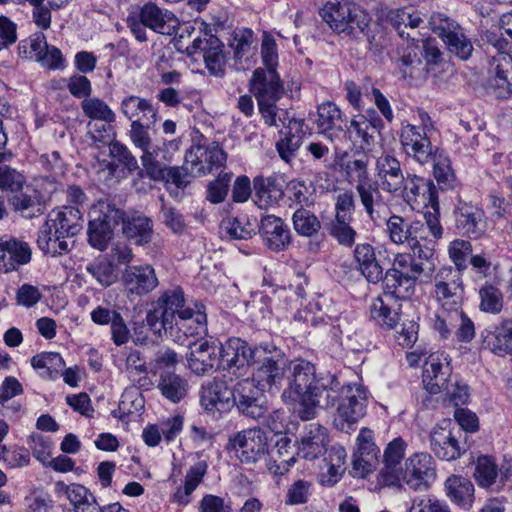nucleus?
<instances>
[{"label": "nucleus", "mask_w": 512, "mask_h": 512, "mask_svg": "<svg viewBox=\"0 0 512 512\" xmlns=\"http://www.w3.org/2000/svg\"><path fill=\"white\" fill-rule=\"evenodd\" d=\"M252 364L258 365L252 379L264 389L279 391L287 380L282 399L297 405L296 410L302 420L313 419L319 410L332 407L339 395L340 383L336 376H317L315 366L307 360L288 361L273 343L256 345Z\"/></svg>", "instance_id": "1"}, {"label": "nucleus", "mask_w": 512, "mask_h": 512, "mask_svg": "<svg viewBox=\"0 0 512 512\" xmlns=\"http://www.w3.org/2000/svg\"><path fill=\"white\" fill-rule=\"evenodd\" d=\"M152 306L146 315V323L154 334L162 336L164 333L180 345H187L190 337L207 334L204 306L199 303L186 306L181 287L164 290Z\"/></svg>", "instance_id": "2"}, {"label": "nucleus", "mask_w": 512, "mask_h": 512, "mask_svg": "<svg viewBox=\"0 0 512 512\" xmlns=\"http://www.w3.org/2000/svg\"><path fill=\"white\" fill-rule=\"evenodd\" d=\"M368 166L369 159L363 154L358 158L349 159L344 170L347 177L356 182V191L366 214L372 221H376L380 218L379 209L383 206L382 195L377 184L369 177Z\"/></svg>", "instance_id": "3"}, {"label": "nucleus", "mask_w": 512, "mask_h": 512, "mask_svg": "<svg viewBox=\"0 0 512 512\" xmlns=\"http://www.w3.org/2000/svg\"><path fill=\"white\" fill-rule=\"evenodd\" d=\"M322 19L337 33L352 34L368 26V14L350 2H328L320 10Z\"/></svg>", "instance_id": "4"}, {"label": "nucleus", "mask_w": 512, "mask_h": 512, "mask_svg": "<svg viewBox=\"0 0 512 512\" xmlns=\"http://www.w3.org/2000/svg\"><path fill=\"white\" fill-rule=\"evenodd\" d=\"M431 30L437 34L448 51L460 60H468L474 50L472 41L464 33V29L445 14L436 13L430 17Z\"/></svg>", "instance_id": "5"}, {"label": "nucleus", "mask_w": 512, "mask_h": 512, "mask_svg": "<svg viewBox=\"0 0 512 512\" xmlns=\"http://www.w3.org/2000/svg\"><path fill=\"white\" fill-rule=\"evenodd\" d=\"M340 394L334 424L338 430L348 432L366 414L367 391L361 385L349 384L341 387Z\"/></svg>", "instance_id": "6"}, {"label": "nucleus", "mask_w": 512, "mask_h": 512, "mask_svg": "<svg viewBox=\"0 0 512 512\" xmlns=\"http://www.w3.org/2000/svg\"><path fill=\"white\" fill-rule=\"evenodd\" d=\"M434 297L446 312H458L463 304L462 275L451 266L442 267L434 278Z\"/></svg>", "instance_id": "7"}, {"label": "nucleus", "mask_w": 512, "mask_h": 512, "mask_svg": "<svg viewBox=\"0 0 512 512\" xmlns=\"http://www.w3.org/2000/svg\"><path fill=\"white\" fill-rule=\"evenodd\" d=\"M464 438V433L456 426H452L451 420H443L431 432V449L439 459L454 461L466 452Z\"/></svg>", "instance_id": "8"}, {"label": "nucleus", "mask_w": 512, "mask_h": 512, "mask_svg": "<svg viewBox=\"0 0 512 512\" xmlns=\"http://www.w3.org/2000/svg\"><path fill=\"white\" fill-rule=\"evenodd\" d=\"M236 457L245 464L256 463L268 452V439L264 430L250 428L242 430L229 439Z\"/></svg>", "instance_id": "9"}, {"label": "nucleus", "mask_w": 512, "mask_h": 512, "mask_svg": "<svg viewBox=\"0 0 512 512\" xmlns=\"http://www.w3.org/2000/svg\"><path fill=\"white\" fill-rule=\"evenodd\" d=\"M187 365L197 376L209 375L221 369L218 342L200 339L187 343Z\"/></svg>", "instance_id": "10"}, {"label": "nucleus", "mask_w": 512, "mask_h": 512, "mask_svg": "<svg viewBox=\"0 0 512 512\" xmlns=\"http://www.w3.org/2000/svg\"><path fill=\"white\" fill-rule=\"evenodd\" d=\"M386 231L391 242L397 245L406 244L418 257L426 228L423 222L410 220L399 215H392L386 221Z\"/></svg>", "instance_id": "11"}, {"label": "nucleus", "mask_w": 512, "mask_h": 512, "mask_svg": "<svg viewBox=\"0 0 512 512\" xmlns=\"http://www.w3.org/2000/svg\"><path fill=\"white\" fill-rule=\"evenodd\" d=\"M264 388L255 384L254 379L245 378L234 387L233 405L238 411L252 419H260L267 412Z\"/></svg>", "instance_id": "12"}, {"label": "nucleus", "mask_w": 512, "mask_h": 512, "mask_svg": "<svg viewBox=\"0 0 512 512\" xmlns=\"http://www.w3.org/2000/svg\"><path fill=\"white\" fill-rule=\"evenodd\" d=\"M155 123H142L130 125L129 137L135 148L141 150L140 156L143 168L149 178H159L160 170L157 167V157L162 151L161 146L155 143L149 134V129Z\"/></svg>", "instance_id": "13"}, {"label": "nucleus", "mask_w": 512, "mask_h": 512, "mask_svg": "<svg viewBox=\"0 0 512 512\" xmlns=\"http://www.w3.org/2000/svg\"><path fill=\"white\" fill-rule=\"evenodd\" d=\"M226 158V153L216 143L208 146H192L185 154L190 173L195 177L205 176L214 169L221 168L225 164Z\"/></svg>", "instance_id": "14"}, {"label": "nucleus", "mask_w": 512, "mask_h": 512, "mask_svg": "<svg viewBox=\"0 0 512 512\" xmlns=\"http://www.w3.org/2000/svg\"><path fill=\"white\" fill-rule=\"evenodd\" d=\"M403 472V481L415 491L427 490L436 477L433 458L426 452L407 458Z\"/></svg>", "instance_id": "15"}, {"label": "nucleus", "mask_w": 512, "mask_h": 512, "mask_svg": "<svg viewBox=\"0 0 512 512\" xmlns=\"http://www.w3.org/2000/svg\"><path fill=\"white\" fill-rule=\"evenodd\" d=\"M400 143L404 154L415 162L425 165L431 162L433 147L428 135L421 133L418 125L406 124L400 131Z\"/></svg>", "instance_id": "16"}, {"label": "nucleus", "mask_w": 512, "mask_h": 512, "mask_svg": "<svg viewBox=\"0 0 512 512\" xmlns=\"http://www.w3.org/2000/svg\"><path fill=\"white\" fill-rule=\"evenodd\" d=\"M200 405L209 414L227 412L233 407L234 389L219 379L204 383L199 392Z\"/></svg>", "instance_id": "17"}, {"label": "nucleus", "mask_w": 512, "mask_h": 512, "mask_svg": "<svg viewBox=\"0 0 512 512\" xmlns=\"http://www.w3.org/2000/svg\"><path fill=\"white\" fill-rule=\"evenodd\" d=\"M454 220L455 228L461 235L479 238L486 230L484 211L461 199L455 205Z\"/></svg>", "instance_id": "18"}, {"label": "nucleus", "mask_w": 512, "mask_h": 512, "mask_svg": "<svg viewBox=\"0 0 512 512\" xmlns=\"http://www.w3.org/2000/svg\"><path fill=\"white\" fill-rule=\"evenodd\" d=\"M474 479L480 488L491 489L499 482L504 485L512 478V464L509 462L498 465L495 458L481 455L477 458Z\"/></svg>", "instance_id": "19"}, {"label": "nucleus", "mask_w": 512, "mask_h": 512, "mask_svg": "<svg viewBox=\"0 0 512 512\" xmlns=\"http://www.w3.org/2000/svg\"><path fill=\"white\" fill-rule=\"evenodd\" d=\"M317 115L316 124L319 133L333 143L341 142L346 138V117L335 103H322L318 107Z\"/></svg>", "instance_id": "20"}, {"label": "nucleus", "mask_w": 512, "mask_h": 512, "mask_svg": "<svg viewBox=\"0 0 512 512\" xmlns=\"http://www.w3.org/2000/svg\"><path fill=\"white\" fill-rule=\"evenodd\" d=\"M250 86L258 103L278 101L285 94L284 85L275 69L257 68L250 80Z\"/></svg>", "instance_id": "21"}, {"label": "nucleus", "mask_w": 512, "mask_h": 512, "mask_svg": "<svg viewBox=\"0 0 512 512\" xmlns=\"http://www.w3.org/2000/svg\"><path fill=\"white\" fill-rule=\"evenodd\" d=\"M375 175L378 190L397 194L403 186V171L400 161L392 154L383 153L376 159Z\"/></svg>", "instance_id": "22"}, {"label": "nucleus", "mask_w": 512, "mask_h": 512, "mask_svg": "<svg viewBox=\"0 0 512 512\" xmlns=\"http://www.w3.org/2000/svg\"><path fill=\"white\" fill-rule=\"evenodd\" d=\"M451 367L447 355L432 353L426 359L423 369V385L430 394H438L447 387Z\"/></svg>", "instance_id": "23"}, {"label": "nucleus", "mask_w": 512, "mask_h": 512, "mask_svg": "<svg viewBox=\"0 0 512 512\" xmlns=\"http://www.w3.org/2000/svg\"><path fill=\"white\" fill-rule=\"evenodd\" d=\"M483 347L498 357L512 356V318L502 319L482 333Z\"/></svg>", "instance_id": "24"}, {"label": "nucleus", "mask_w": 512, "mask_h": 512, "mask_svg": "<svg viewBox=\"0 0 512 512\" xmlns=\"http://www.w3.org/2000/svg\"><path fill=\"white\" fill-rule=\"evenodd\" d=\"M259 234L264 245L271 251L285 250L291 243V232L283 220L274 215L262 217Z\"/></svg>", "instance_id": "25"}, {"label": "nucleus", "mask_w": 512, "mask_h": 512, "mask_svg": "<svg viewBox=\"0 0 512 512\" xmlns=\"http://www.w3.org/2000/svg\"><path fill=\"white\" fill-rule=\"evenodd\" d=\"M123 283L128 294L144 296L159 284L155 270L150 265L131 266L123 273Z\"/></svg>", "instance_id": "26"}, {"label": "nucleus", "mask_w": 512, "mask_h": 512, "mask_svg": "<svg viewBox=\"0 0 512 512\" xmlns=\"http://www.w3.org/2000/svg\"><path fill=\"white\" fill-rule=\"evenodd\" d=\"M387 21L397 30L402 39L410 42L423 41L420 38V33L416 31L417 28L423 23V18L419 11L402 8L392 9L386 15Z\"/></svg>", "instance_id": "27"}, {"label": "nucleus", "mask_w": 512, "mask_h": 512, "mask_svg": "<svg viewBox=\"0 0 512 512\" xmlns=\"http://www.w3.org/2000/svg\"><path fill=\"white\" fill-rule=\"evenodd\" d=\"M31 260V249L26 242L15 238L0 239V272L8 273Z\"/></svg>", "instance_id": "28"}, {"label": "nucleus", "mask_w": 512, "mask_h": 512, "mask_svg": "<svg viewBox=\"0 0 512 512\" xmlns=\"http://www.w3.org/2000/svg\"><path fill=\"white\" fill-rule=\"evenodd\" d=\"M47 220L54 227L55 233H59L63 238L77 235L84 223L80 209L72 206H62L52 210Z\"/></svg>", "instance_id": "29"}, {"label": "nucleus", "mask_w": 512, "mask_h": 512, "mask_svg": "<svg viewBox=\"0 0 512 512\" xmlns=\"http://www.w3.org/2000/svg\"><path fill=\"white\" fill-rule=\"evenodd\" d=\"M220 351L221 369L230 370L234 367L239 369L245 364H252L253 348H250L244 340L240 338H230L224 344L218 343Z\"/></svg>", "instance_id": "30"}, {"label": "nucleus", "mask_w": 512, "mask_h": 512, "mask_svg": "<svg viewBox=\"0 0 512 512\" xmlns=\"http://www.w3.org/2000/svg\"><path fill=\"white\" fill-rule=\"evenodd\" d=\"M328 442L329 435L325 427L316 423L309 424L297 448V455L314 460L326 452Z\"/></svg>", "instance_id": "31"}, {"label": "nucleus", "mask_w": 512, "mask_h": 512, "mask_svg": "<svg viewBox=\"0 0 512 512\" xmlns=\"http://www.w3.org/2000/svg\"><path fill=\"white\" fill-rule=\"evenodd\" d=\"M120 111L131 125L156 123L158 120V112L152 102L136 95L124 97L120 103Z\"/></svg>", "instance_id": "32"}, {"label": "nucleus", "mask_w": 512, "mask_h": 512, "mask_svg": "<svg viewBox=\"0 0 512 512\" xmlns=\"http://www.w3.org/2000/svg\"><path fill=\"white\" fill-rule=\"evenodd\" d=\"M138 18L149 29L161 34H171L178 25V20L172 12L162 9L152 2L141 7Z\"/></svg>", "instance_id": "33"}, {"label": "nucleus", "mask_w": 512, "mask_h": 512, "mask_svg": "<svg viewBox=\"0 0 512 512\" xmlns=\"http://www.w3.org/2000/svg\"><path fill=\"white\" fill-rule=\"evenodd\" d=\"M381 280L384 297L393 299L394 302L409 299L414 293L416 279L407 274H401L396 269H388Z\"/></svg>", "instance_id": "34"}, {"label": "nucleus", "mask_w": 512, "mask_h": 512, "mask_svg": "<svg viewBox=\"0 0 512 512\" xmlns=\"http://www.w3.org/2000/svg\"><path fill=\"white\" fill-rule=\"evenodd\" d=\"M490 73L493 75L492 86L498 91L499 97L512 94V56L508 53H497L490 62Z\"/></svg>", "instance_id": "35"}, {"label": "nucleus", "mask_w": 512, "mask_h": 512, "mask_svg": "<svg viewBox=\"0 0 512 512\" xmlns=\"http://www.w3.org/2000/svg\"><path fill=\"white\" fill-rule=\"evenodd\" d=\"M157 388L166 400L176 404L187 396L189 382L184 376L165 369L159 373Z\"/></svg>", "instance_id": "36"}, {"label": "nucleus", "mask_w": 512, "mask_h": 512, "mask_svg": "<svg viewBox=\"0 0 512 512\" xmlns=\"http://www.w3.org/2000/svg\"><path fill=\"white\" fill-rule=\"evenodd\" d=\"M445 491L452 503L463 510H470L475 500L473 483L462 476L452 475L445 481Z\"/></svg>", "instance_id": "37"}, {"label": "nucleus", "mask_w": 512, "mask_h": 512, "mask_svg": "<svg viewBox=\"0 0 512 512\" xmlns=\"http://www.w3.org/2000/svg\"><path fill=\"white\" fill-rule=\"evenodd\" d=\"M354 259L368 282L375 284L382 279V267L376 258L374 247L371 244H357L354 249Z\"/></svg>", "instance_id": "38"}, {"label": "nucleus", "mask_w": 512, "mask_h": 512, "mask_svg": "<svg viewBox=\"0 0 512 512\" xmlns=\"http://www.w3.org/2000/svg\"><path fill=\"white\" fill-rule=\"evenodd\" d=\"M378 123L380 120H370L359 115L351 120L349 127L347 126L346 135L348 134L350 140L362 150H370L374 144Z\"/></svg>", "instance_id": "39"}, {"label": "nucleus", "mask_w": 512, "mask_h": 512, "mask_svg": "<svg viewBox=\"0 0 512 512\" xmlns=\"http://www.w3.org/2000/svg\"><path fill=\"white\" fill-rule=\"evenodd\" d=\"M304 120L289 119V123L285 127L286 131L281 130L283 138L277 141L276 148L279 156L286 162H289L299 149L303 131Z\"/></svg>", "instance_id": "40"}, {"label": "nucleus", "mask_w": 512, "mask_h": 512, "mask_svg": "<svg viewBox=\"0 0 512 512\" xmlns=\"http://www.w3.org/2000/svg\"><path fill=\"white\" fill-rule=\"evenodd\" d=\"M60 485L64 488L65 495L74 512H102L103 507L97 502L96 496L85 486L76 483L70 485L57 484V486Z\"/></svg>", "instance_id": "41"}, {"label": "nucleus", "mask_w": 512, "mask_h": 512, "mask_svg": "<svg viewBox=\"0 0 512 512\" xmlns=\"http://www.w3.org/2000/svg\"><path fill=\"white\" fill-rule=\"evenodd\" d=\"M207 471V464L203 461L192 465L186 475L184 485L177 488L170 500L172 503L186 506L191 502V495L202 482Z\"/></svg>", "instance_id": "42"}, {"label": "nucleus", "mask_w": 512, "mask_h": 512, "mask_svg": "<svg viewBox=\"0 0 512 512\" xmlns=\"http://www.w3.org/2000/svg\"><path fill=\"white\" fill-rule=\"evenodd\" d=\"M391 269H396L401 272V274H407L417 280L422 275L429 278L432 275L435 266L432 258L420 259L414 255L397 254Z\"/></svg>", "instance_id": "43"}, {"label": "nucleus", "mask_w": 512, "mask_h": 512, "mask_svg": "<svg viewBox=\"0 0 512 512\" xmlns=\"http://www.w3.org/2000/svg\"><path fill=\"white\" fill-rule=\"evenodd\" d=\"M157 167L160 170L159 178L150 179L153 181H165L168 189L173 185L175 190H170V193L174 196H178V191L184 189L193 177L185 158L182 166L165 167L157 161Z\"/></svg>", "instance_id": "44"}, {"label": "nucleus", "mask_w": 512, "mask_h": 512, "mask_svg": "<svg viewBox=\"0 0 512 512\" xmlns=\"http://www.w3.org/2000/svg\"><path fill=\"white\" fill-rule=\"evenodd\" d=\"M403 186L399 189L396 195H401L406 202L411 203L417 200V197L427 191L429 193V200L434 206V189L433 182L424 179L416 174H407L403 176Z\"/></svg>", "instance_id": "45"}, {"label": "nucleus", "mask_w": 512, "mask_h": 512, "mask_svg": "<svg viewBox=\"0 0 512 512\" xmlns=\"http://www.w3.org/2000/svg\"><path fill=\"white\" fill-rule=\"evenodd\" d=\"M123 234L131 240H134L137 245L148 243L153 234L151 220L143 215H134L127 220L124 219Z\"/></svg>", "instance_id": "46"}, {"label": "nucleus", "mask_w": 512, "mask_h": 512, "mask_svg": "<svg viewBox=\"0 0 512 512\" xmlns=\"http://www.w3.org/2000/svg\"><path fill=\"white\" fill-rule=\"evenodd\" d=\"M433 164V176L441 189H451L456 182L455 173L451 167V161L447 153L436 148L431 162Z\"/></svg>", "instance_id": "47"}, {"label": "nucleus", "mask_w": 512, "mask_h": 512, "mask_svg": "<svg viewBox=\"0 0 512 512\" xmlns=\"http://www.w3.org/2000/svg\"><path fill=\"white\" fill-rule=\"evenodd\" d=\"M253 183L254 202L261 209H266L276 203L283 195L282 189L271 179L257 177Z\"/></svg>", "instance_id": "48"}, {"label": "nucleus", "mask_w": 512, "mask_h": 512, "mask_svg": "<svg viewBox=\"0 0 512 512\" xmlns=\"http://www.w3.org/2000/svg\"><path fill=\"white\" fill-rule=\"evenodd\" d=\"M38 247L45 253L52 256L60 255L68 251V243L59 233H55L54 227L47 220L38 232Z\"/></svg>", "instance_id": "49"}, {"label": "nucleus", "mask_w": 512, "mask_h": 512, "mask_svg": "<svg viewBox=\"0 0 512 512\" xmlns=\"http://www.w3.org/2000/svg\"><path fill=\"white\" fill-rule=\"evenodd\" d=\"M423 226L427 231L424 234L421 249L418 251V257L420 259L433 258L435 244L442 237L443 228L438 216L431 213L426 216V222L423 223Z\"/></svg>", "instance_id": "50"}, {"label": "nucleus", "mask_w": 512, "mask_h": 512, "mask_svg": "<svg viewBox=\"0 0 512 512\" xmlns=\"http://www.w3.org/2000/svg\"><path fill=\"white\" fill-rule=\"evenodd\" d=\"M124 215V212L109 200H99L89 212L91 220L103 222L114 228L124 222Z\"/></svg>", "instance_id": "51"}, {"label": "nucleus", "mask_w": 512, "mask_h": 512, "mask_svg": "<svg viewBox=\"0 0 512 512\" xmlns=\"http://www.w3.org/2000/svg\"><path fill=\"white\" fill-rule=\"evenodd\" d=\"M393 299H387L383 296L374 298L370 304L371 317L378 324L392 329L396 326L399 317L395 307L391 305Z\"/></svg>", "instance_id": "52"}, {"label": "nucleus", "mask_w": 512, "mask_h": 512, "mask_svg": "<svg viewBox=\"0 0 512 512\" xmlns=\"http://www.w3.org/2000/svg\"><path fill=\"white\" fill-rule=\"evenodd\" d=\"M81 109L84 115L91 120L113 123L116 120V114L109 105L98 97L85 98L81 102Z\"/></svg>", "instance_id": "53"}, {"label": "nucleus", "mask_w": 512, "mask_h": 512, "mask_svg": "<svg viewBox=\"0 0 512 512\" xmlns=\"http://www.w3.org/2000/svg\"><path fill=\"white\" fill-rule=\"evenodd\" d=\"M31 365L39 370L42 376L53 378L62 370L65 363L59 353L43 352L32 357Z\"/></svg>", "instance_id": "54"}, {"label": "nucleus", "mask_w": 512, "mask_h": 512, "mask_svg": "<svg viewBox=\"0 0 512 512\" xmlns=\"http://www.w3.org/2000/svg\"><path fill=\"white\" fill-rule=\"evenodd\" d=\"M418 42H411L405 50L402 48V54L397 62V67L403 78L414 77L420 70L422 65L421 58L419 56Z\"/></svg>", "instance_id": "55"}, {"label": "nucleus", "mask_w": 512, "mask_h": 512, "mask_svg": "<svg viewBox=\"0 0 512 512\" xmlns=\"http://www.w3.org/2000/svg\"><path fill=\"white\" fill-rule=\"evenodd\" d=\"M348 219H333L328 225V232L339 245L352 247L356 242L357 232Z\"/></svg>", "instance_id": "56"}, {"label": "nucleus", "mask_w": 512, "mask_h": 512, "mask_svg": "<svg viewBox=\"0 0 512 512\" xmlns=\"http://www.w3.org/2000/svg\"><path fill=\"white\" fill-rule=\"evenodd\" d=\"M481 311L499 314L502 311L504 297L502 292L493 285H486L479 290Z\"/></svg>", "instance_id": "57"}, {"label": "nucleus", "mask_w": 512, "mask_h": 512, "mask_svg": "<svg viewBox=\"0 0 512 512\" xmlns=\"http://www.w3.org/2000/svg\"><path fill=\"white\" fill-rule=\"evenodd\" d=\"M114 229L108 224L90 219L87 232L90 245L100 251L105 250L108 242L112 239Z\"/></svg>", "instance_id": "58"}, {"label": "nucleus", "mask_w": 512, "mask_h": 512, "mask_svg": "<svg viewBox=\"0 0 512 512\" xmlns=\"http://www.w3.org/2000/svg\"><path fill=\"white\" fill-rule=\"evenodd\" d=\"M292 220L296 232L303 236H312L321 228L318 218L309 210L303 208L294 212Z\"/></svg>", "instance_id": "59"}, {"label": "nucleus", "mask_w": 512, "mask_h": 512, "mask_svg": "<svg viewBox=\"0 0 512 512\" xmlns=\"http://www.w3.org/2000/svg\"><path fill=\"white\" fill-rule=\"evenodd\" d=\"M222 44L218 39L211 40L210 47L204 52V61L210 74L222 76L224 74L225 57Z\"/></svg>", "instance_id": "60"}, {"label": "nucleus", "mask_w": 512, "mask_h": 512, "mask_svg": "<svg viewBox=\"0 0 512 512\" xmlns=\"http://www.w3.org/2000/svg\"><path fill=\"white\" fill-rule=\"evenodd\" d=\"M86 270L103 287L112 285L118 277L113 264L109 261L90 263Z\"/></svg>", "instance_id": "61"}, {"label": "nucleus", "mask_w": 512, "mask_h": 512, "mask_svg": "<svg viewBox=\"0 0 512 512\" xmlns=\"http://www.w3.org/2000/svg\"><path fill=\"white\" fill-rule=\"evenodd\" d=\"M221 230L225 232L230 238L236 240L250 239L254 230L250 227L245 219L228 217L222 220Z\"/></svg>", "instance_id": "62"}, {"label": "nucleus", "mask_w": 512, "mask_h": 512, "mask_svg": "<svg viewBox=\"0 0 512 512\" xmlns=\"http://www.w3.org/2000/svg\"><path fill=\"white\" fill-rule=\"evenodd\" d=\"M451 261L455 264L457 271L461 273L467 268V258L472 254V245L464 239L453 240L448 247Z\"/></svg>", "instance_id": "63"}, {"label": "nucleus", "mask_w": 512, "mask_h": 512, "mask_svg": "<svg viewBox=\"0 0 512 512\" xmlns=\"http://www.w3.org/2000/svg\"><path fill=\"white\" fill-rule=\"evenodd\" d=\"M408 512H452L449 505L437 498L419 497L412 501Z\"/></svg>", "instance_id": "64"}]
</instances>
